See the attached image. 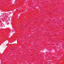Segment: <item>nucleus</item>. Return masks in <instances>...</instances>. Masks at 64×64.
<instances>
[{"mask_svg": "<svg viewBox=\"0 0 64 64\" xmlns=\"http://www.w3.org/2000/svg\"><path fill=\"white\" fill-rule=\"evenodd\" d=\"M13 12L14 11V10H13Z\"/></svg>", "mask_w": 64, "mask_h": 64, "instance_id": "7ed1b4c3", "label": "nucleus"}, {"mask_svg": "<svg viewBox=\"0 0 64 64\" xmlns=\"http://www.w3.org/2000/svg\"><path fill=\"white\" fill-rule=\"evenodd\" d=\"M13 17L12 16H10V18L11 19H12V18Z\"/></svg>", "mask_w": 64, "mask_h": 64, "instance_id": "f257e3e1", "label": "nucleus"}, {"mask_svg": "<svg viewBox=\"0 0 64 64\" xmlns=\"http://www.w3.org/2000/svg\"><path fill=\"white\" fill-rule=\"evenodd\" d=\"M22 27V26H19V28H21Z\"/></svg>", "mask_w": 64, "mask_h": 64, "instance_id": "f03ea898", "label": "nucleus"}]
</instances>
